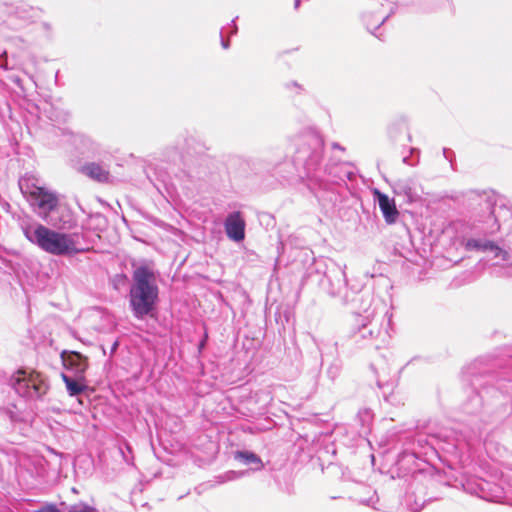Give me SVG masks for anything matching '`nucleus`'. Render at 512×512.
I'll use <instances>...</instances> for the list:
<instances>
[{
  "instance_id": "nucleus-17",
  "label": "nucleus",
  "mask_w": 512,
  "mask_h": 512,
  "mask_svg": "<svg viewBox=\"0 0 512 512\" xmlns=\"http://www.w3.org/2000/svg\"><path fill=\"white\" fill-rule=\"evenodd\" d=\"M313 142L315 143V146H316L315 151L313 152V160L318 161L320 159L321 152H322V142L317 137L313 138Z\"/></svg>"
},
{
  "instance_id": "nucleus-1",
  "label": "nucleus",
  "mask_w": 512,
  "mask_h": 512,
  "mask_svg": "<svg viewBox=\"0 0 512 512\" xmlns=\"http://www.w3.org/2000/svg\"><path fill=\"white\" fill-rule=\"evenodd\" d=\"M22 232L29 242L52 255H71L81 251L78 248L79 236L75 233L58 232L39 223L23 224Z\"/></svg>"
},
{
  "instance_id": "nucleus-21",
  "label": "nucleus",
  "mask_w": 512,
  "mask_h": 512,
  "mask_svg": "<svg viewBox=\"0 0 512 512\" xmlns=\"http://www.w3.org/2000/svg\"><path fill=\"white\" fill-rule=\"evenodd\" d=\"M385 0H372V8L377 10L378 6H384Z\"/></svg>"
},
{
  "instance_id": "nucleus-2",
  "label": "nucleus",
  "mask_w": 512,
  "mask_h": 512,
  "mask_svg": "<svg viewBox=\"0 0 512 512\" xmlns=\"http://www.w3.org/2000/svg\"><path fill=\"white\" fill-rule=\"evenodd\" d=\"M132 278L129 303L133 315L137 319H142L152 314L158 302L159 288L156 275L153 269L143 265L134 270Z\"/></svg>"
},
{
  "instance_id": "nucleus-24",
  "label": "nucleus",
  "mask_w": 512,
  "mask_h": 512,
  "mask_svg": "<svg viewBox=\"0 0 512 512\" xmlns=\"http://www.w3.org/2000/svg\"><path fill=\"white\" fill-rule=\"evenodd\" d=\"M300 3V0H295V6L298 7Z\"/></svg>"
},
{
  "instance_id": "nucleus-20",
  "label": "nucleus",
  "mask_w": 512,
  "mask_h": 512,
  "mask_svg": "<svg viewBox=\"0 0 512 512\" xmlns=\"http://www.w3.org/2000/svg\"><path fill=\"white\" fill-rule=\"evenodd\" d=\"M377 500H378V498L375 496V492H373L372 497H370L367 500H360V503L365 504L367 506L374 507V504L376 503Z\"/></svg>"
},
{
  "instance_id": "nucleus-22",
  "label": "nucleus",
  "mask_w": 512,
  "mask_h": 512,
  "mask_svg": "<svg viewBox=\"0 0 512 512\" xmlns=\"http://www.w3.org/2000/svg\"><path fill=\"white\" fill-rule=\"evenodd\" d=\"M345 268L346 266H344L343 270H342V276H343V282L346 284V273H345Z\"/></svg>"
},
{
  "instance_id": "nucleus-19",
  "label": "nucleus",
  "mask_w": 512,
  "mask_h": 512,
  "mask_svg": "<svg viewBox=\"0 0 512 512\" xmlns=\"http://www.w3.org/2000/svg\"><path fill=\"white\" fill-rule=\"evenodd\" d=\"M35 512H60L55 505H45Z\"/></svg>"
},
{
  "instance_id": "nucleus-12",
  "label": "nucleus",
  "mask_w": 512,
  "mask_h": 512,
  "mask_svg": "<svg viewBox=\"0 0 512 512\" xmlns=\"http://www.w3.org/2000/svg\"><path fill=\"white\" fill-rule=\"evenodd\" d=\"M62 380L64 381L67 392L70 396L79 395L87 387L83 377H77L76 379H73L72 377L66 374H62Z\"/></svg>"
},
{
  "instance_id": "nucleus-9",
  "label": "nucleus",
  "mask_w": 512,
  "mask_h": 512,
  "mask_svg": "<svg viewBox=\"0 0 512 512\" xmlns=\"http://www.w3.org/2000/svg\"><path fill=\"white\" fill-rule=\"evenodd\" d=\"M478 490L474 491L480 498L486 499L488 501L499 502L503 498L502 489L496 485L492 486L486 480H480L477 484Z\"/></svg>"
},
{
  "instance_id": "nucleus-7",
  "label": "nucleus",
  "mask_w": 512,
  "mask_h": 512,
  "mask_svg": "<svg viewBox=\"0 0 512 512\" xmlns=\"http://www.w3.org/2000/svg\"><path fill=\"white\" fill-rule=\"evenodd\" d=\"M373 194L378 202L379 208L385 221L388 224L395 223L399 214L395 205V201L390 199L386 194L380 192L378 189H375Z\"/></svg>"
},
{
  "instance_id": "nucleus-8",
  "label": "nucleus",
  "mask_w": 512,
  "mask_h": 512,
  "mask_svg": "<svg viewBox=\"0 0 512 512\" xmlns=\"http://www.w3.org/2000/svg\"><path fill=\"white\" fill-rule=\"evenodd\" d=\"M63 363L67 369L75 373L76 377L80 378L83 377L88 367L87 358L78 352H71L66 357H63Z\"/></svg>"
},
{
  "instance_id": "nucleus-10",
  "label": "nucleus",
  "mask_w": 512,
  "mask_h": 512,
  "mask_svg": "<svg viewBox=\"0 0 512 512\" xmlns=\"http://www.w3.org/2000/svg\"><path fill=\"white\" fill-rule=\"evenodd\" d=\"M38 182V179L32 174H25L19 179V188L27 200L42 188Z\"/></svg>"
},
{
  "instance_id": "nucleus-18",
  "label": "nucleus",
  "mask_w": 512,
  "mask_h": 512,
  "mask_svg": "<svg viewBox=\"0 0 512 512\" xmlns=\"http://www.w3.org/2000/svg\"><path fill=\"white\" fill-rule=\"evenodd\" d=\"M69 512H97V510L87 505H78L72 507Z\"/></svg>"
},
{
  "instance_id": "nucleus-15",
  "label": "nucleus",
  "mask_w": 512,
  "mask_h": 512,
  "mask_svg": "<svg viewBox=\"0 0 512 512\" xmlns=\"http://www.w3.org/2000/svg\"><path fill=\"white\" fill-rule=\"evenodd\" d=\"M378 13V16L376 17L375 20H372V17L371 15L369 14H366L365 15V22H366V25H367V28L373 33V31L375 29H378L387 19L388 17L390 16V14L393 12L392 11V8H390L389 12L388 13H379L378 11H376Z\"/></svg>"
},
{
  "instance_id": "nucleus-23",
  "label": "nucleus",
  "mask_w": 512,
  "mask_h": 512,
  "mask_svg": "<svg viewBox=\"0 0 512 512\" xmlns=\"http://www.w3.org/2000/svg\"><path fill=\"white\" fill-rule=\"evenodd\" d=\"M222 46H223V48H225V49H226V48L228 47V43H227V42H225L224 40H222Z\"/></svg>"
},
{
  "instance_id": "nucleus-3",
  "label": "nucleus",
  "mask_w": 512,
  "mask_h": 512,
  "mask_svg": "<svg viewBox=\"0 0 512 512\" xmlns=\"http://www.w3.org/2000/svg\"><path fill=\"white\" fill-rule=\"evenodd\" d=\"M11 384L16 393L27 398H39L48 390L46 380L38 372L27 373L19 370L11 378Z\"/></svg>"
},
{
  "instance_id": "nucleus-14",
  "label": "nucleus",
  "mask_w": 512,
  "mask_h": 512,
  "mask_svg": "<svg viewBox=\"0 0 512 512\" xmlns=\"http://www.w3.org/2000/svg\"><path fill=\"white\" fill-rule=\"evenodd\" d=\"M235 458L246 465L255 464V470H261L263 468L262 460L253 452L239 451L235 454Z\"/></svg>"
},
{
  "instance_id": "nucleus-11",
  "label": "nucleus",
  "mask_w": 512,
  "mask_h": 512,
  "mask_svg": "<svg viewBox=\"0 0 512 512\" xmlns=\"http://www.w3.org/2000/svg\"><path fill=\"white\" fill-rule=\"evenodd\" d=\"M81 172L98 182H107L109 180L108 170L96 163H89L82 166Z\"/></svg>"
},
{
  "instance_id": "nucleus-4",
  "label": "nucleus",
  "mask_w": 512,
  "mask_h": 512,
  "mask_svg": "<svg viewBox=\"0 0 512 512\" xmlns=\"http://www.w3.org/2000/svg\"><path fill=\"white\" fill-rule=\"evenodd\" d=\"M30 205L35 209L38 216L48 223L56 225L55 222L49 219V215L58 206L59 199L56 193L42 187L31 198L27 200Z\"/></svg>"
},
{
  "instance_id": "nucleus-6",
  "label": "nucleus",
  "mask_w": 512,
  "mask_h": 512,
  "mask_svg": "<svg viewBox=\"0 0 512 512\" xmlns=\"http://www.w3.org/2000/svg\"><path fill=\"white\" fill-rule=\"evenodd\" d=\"M464 247L467 251L490 252L493 254L494 258H500L501 260L507 259L506 251L498 247L494 242L486 239H468Z\"/></svg>"
},
{
  "instance_id": "nucleus-13",
  "label": "nucleus",
  "mask_w": 512,
  "mask_h": 512,
  "mask_svg": "<svg viewBox=\"0 0 512 512\" xmlns=\"http://www.w3.org/2000/svg\"><path fill=\"white\" fill-rule=\"evenodd\" d=\"M394 189L396 193L405 195L409 201H414L418 197L415 183L411 179L398 181Z\"/></svg>"
},
{
  "instance_id": "nucleus-5",
  "label": "nucleus",
  "mask_w": 512,
  "mask_h": 512,
  "mask_svg": "<svg viewBox=\"0 0 512 512\" xmlns=\"http://www.w3.org/2000/svg\"><path fill=\"white\" fill-rule=\"evenodd\" d=\"M245 227V220L239 211L230 213L224 221L226 235L234 242H241L244 240Z\"/></svg>"
},
{
  "instance_id": "nucleus-16",
  "label": "nucleus",
  "mask_w": 512,
  "mask_h": 512,
  "mask_svg": "<svg viewBox=\"0 0 512 512\" xmlns=\"http://www.w3.org/2000/svg\"><path fill=\"white\" fill-rule=\"evenodd\" d=\"M358 417L363 425L369 427L373 416L370 410L365 409L359 412Z\"/></svg>"
}]
</instances>
